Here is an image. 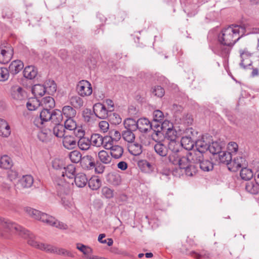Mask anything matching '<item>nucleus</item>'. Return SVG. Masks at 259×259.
Here are the masks:
<instances>
[{"instance_id":"1","label":"nucleus","mask_w":259,"mask_h":259,"mask_svg":"<svg viewBox=\"0 0 259 259\" xmlns=\"http://www.w3.org/2000/svg\"><path fill=\"white\" fill-rule=\"evenodd\" d=\"M247 32L245 25H232L223 29L218 36L220 45L213 50L214 52L223 57H226L230 52V49L226 47L233 46L241 37Z\"/></svg>"},{"instance_id":"2","label":"nucleus","mask_w":259,"mask_h":259,"mask_svg":"<svg viewBox=\"0 0 259 259\" xmlns=\"http://www.w3.org/2000/svg\"><path fill=\"white\" fill-rule=\"evenodd\" d=\"M56 189L62 205L66 208H70L72 205L70 184L63 179L59 180L57 182Z\"/></svg>"},{"instance_id":"3","label":"nucleus","mask_w":259,"mask_h":259,"mask_svg":"<svg viewBox=\"0 0 259 259\" xmlns=\"http://www.w3.org/2000/svg\"><path fill=\"white\" fill-rule=\"evenodd\" d=\"M169 160L174 164H178L179 166L184 170L193 164L187 154L186 156L180 157L177 153H174L169 155Z\"/></svg>"},{"instance_id":"4","label":"nucleus","mask_w":259,"mask_h":259,"mask_svg":"<svg viewBox=\"0 0 259 259\" xmlns=\"http://www.w3.org/2000/svg\"><path fill=\"white\" fill-rule=\"evenodd\" d=\"M13 49L8 43H4L0 46V63H8L13 55Z\"/></svg>"},{"instance_id":"5","label":"nucleus","mask_w":259,"mask_h":259,"mask_svg":"<svg viewBox=\"0 0 259 259\" xmlns=\"http://www.w3.org/2000/svg\"><path fill=\"white\" fill-rule=\"evenodd\" d=\"M104 148L110 150V154L114 159L120 158L123 153V148L122 146L114 145L113 138H111V141H110L108 143L105 144Z\"/></svg>"},{"instance_id":"6","label":"nucleus","mask_w":259,"mask_h":259,"mask_svg":"<svg viewBox=\"0 0 259 259\" xmlns=\"http://www.w3.org/2000/svg\"><path fill=\"white\" fill-rule=\"evenodd\" d=\"M78 94L82 97L89 96L93 92L92 85L86 80H82L78 83L76 87Z\"/></svg>"},{"instance_id":"7","label":"nucleus","mask_w":259,"mask_h":259,"mask_svg":"<svg viewBox=\"0 0 259 259\" xmlns=\"http://www.w3.org/2000/svg\"><path fill=\"white\" fill-rule=\"evenodd\" d=\"M24 210L25 212L32 218L47 223L49 217L48 214L29 207H25Z\"/></svg>"},{"instance_id":"8","label":"nucleus","mask_w":259,"mask_h":259,"mask_svg":"<svg viewBox=\"0 0 259 259\" xmlns=\"http://www.w3.org/2000/svg\"><path fill=\"white\" fill-rule=\"evenodd\" d=\"M211 138L209 135L202 136L200 139L195 142L196 150L204 154L209 149V145L212 141Z\"/></svg>"},{"instance_id":"9","label":"nucleus","mask_w":259,"mask_h":259,"mask_svg":"<svg viewBox=\"0 0 259 259\" xmlns=\"http://www.w3.org/2000/svg\"><path fill=\"white\" fill-rule=\"evenodd\" d=\"M111 137H103L98 134H94L92 135L90 141L94 146L99 147L103 146L104 148L105 144L108 143L110 141H111Z\"/></svg>"},{"instance_id":"10","label":"nucleus","mask_w":259,"mask_h":259,"mask_svg":"<svg viewBox=\"0 0 259 259\" xmlns=\"http://www.w3.org/2000/svg\"><path fill=\"white\" fill-rule=\"evenodd\" d=\"M93 111L96 116L100 119H105L108 116V110L101 103H96L94 105Z\"/></svg>"},{"instance_id":"11","label":"nucleus","mask_w":259,"mask_h":259,"mask_svg":"<svg viewBox=\"0 0 259 259\" xmlns=\"http://www.w3.org/2000/svg\"><path fill=\"white\" fill-rule=\"evenodd\" d=\"M245 165L246 160L245 158L241 156H237L234 157L232 161L230 162V166H229V169L233 171H236L239 168Z\"/></svg>"},{"instance_id":"12","label":"nucleus","mask_w":259,"mask_h":259,"mask_svg":"<svg viewBox=\"0 0 259 259\" xmlns=\"http://www.w3.org/2000/svg\"><path fill=\"white\" fill-rule=\"evenodd\" d=\"M38 139L44 143H48L53 139L50 127H45L40 130L37 134Z\"/></svg>"},{"instance_id":"13","label":"nucleus","mask_w":259,"mask_h":259,"mask_svg":"<svg viewBox=\"0 0 259 259\" xmlns=\"http://www.w3.org/2000/svg\"><path fill=\"white\" fill-rule=\"evenodd\" d=\"M240 57L241 59L240 65L244 69L248 68L252 65V61L250 58L252 54L247 51L246 49L240 51Z\"/></svg>"},{"instance_id":"14","label":"nucleus","mask_w":259,"mask_h":259,"mask_svg":"<svg viewBox=\"0 0 259 259\" xmlns=\"http://www.w3.org/2000/svg\"><path fill=\"white\" fill-rule=\"evenodd\" d=\"M82 167L85 169H92L95 167L94 157L90 155H87L82 157L80 161Z\"/></svg>"},{"instance_id":"15","label":"nucleus","mask_w":259,"mask_h":259,"mask_svg":"<svg viewBox=\"0 0 259 259\" xmlns=\"http://www.w3.org/2000/svg\"><path fill=\"white\" fill-rule=\"evenodd\" d=\"M12 97L16 100H22L26 97V93L22 88L15 85L11 88Z\"/></svg>"},{"instance_id":"16","label":"nucleus","mask_w":259,"mask_h":259,"mask_svg":"<svg viewBox=\"0 0 259 259\" xmlns=\"http://www.w3.org/2000/svg\"><path fill=\"white\" fill-rule=\"evenodd\" d=\"M47 246V247L46 248V252H47L56 253L57 254L63 256L70 257L73 256V254L70 251L67 250L65 249L57 248L50 244H48V245Z\"/></svg>"},{"instance_id":"17","label":"nucleus","mask_w":259,"mask_h":259,"mask_svg":"<svg viewBox=\"0 0 259 259\" xmlns=\"http://www.w3.org/2000/svg\"><path fill=\"white\" fill-rule=\"evenodd\" d=\"M23 67V63L20 60H16L11 63L8 70L10 74L15 75L18 73Z\"/></svg>"},{"instance_id":"18","label":"nucleus","mask_w":259,"mask_h":259,"mask_svg":"<svg viewBox=\"0 0 259 259\" xmlns=\"http://www.w3.org/2000/svg\"><path fill=\"white\" fill-rule=\"evenodd\" d=\"M187 154L190 160L193 164L196 163L198 164L203 158V153H201V152L196 149L193 150H191V151L189 152Z\"/></svg>"},{"instance_id":"19","label":"nucleus","mask_w":259,"mask_h":259,"mask_svg":"<svg viewBox=\"0 0 259 259\" xmlns=\"http://www.w3.org/2000/svg\"><path fill=\"white\" fill-rule=\"evenodd\" d=\"M151 122L146 118H141L138 120L137 129L142 133L150 131Z\"/></svg>"},{"instance_id":"20","label":"nucleus","mask_w":259,"mask_h":259,"mask_svg":"<svg viewBox=\"0 0 259 259\" xmlns=\"http://www.w3.org/2000/svg\"><path fill=\"white\" fill-rule=\"evenodd\" d=\"M225 146L224 142L219 141L212 142L209 145L208 150L213 155L219 154L222 151V147Z\"/></svg>"},{"instance_id":"21","label":"nucleus","mask_w":259,"mask_h":259,"mask_svg":"<svg viewBox=\"0 0 259 259\" xmlns=\"http://www.w3.org/2000/svg\"><path fill=\"white\" fill-rule=\"evenodd\" d=\"M11 127L8 122L0 118V136L7 138L11 135Z\"/></svg>"},{"instance_id":"22","label":"nucleus","mask_w":259,"mask_h":259,"mask_svg":"<svg viewBox=\"0 0 259 259\" xmlns=\"http://www.w3.org/2000/svg\"><path fill=\"white\" fill-rule=\"evenodd\" d=\"M138 165L141 171L146 174H151L154 171L153 166L146 160L139 161Z\"/></svg>"},{"instance_id":"23","label":"nucleus","mask_w":259,"mask_h":259,"mask_svg":"<svg viewBox=\"0 0 259 259\" xmlns=\"http://www.w3.org/2000/svg\"><path fill=\"white\" fill-rule=\"evenodd\" d=\"M50 128L53 137L55 136L58 138H62L65 135L64 127L62 124H56Z\"/></svg>"},{"instance_id":"24","label":"nucleus","mask_w":259,"mask_h":259,"mask_svg":"<svg viewBox=\"0 0 259 259\" xmlns=\"http://www.w3.org/2000/svg\"><path fill=\"white\" fill-rule=\"evenodd\" d=\"M74 181L76 186L78 188H83L88 182L86 175L82 172L78 173L74 178Z\"/></svg>"},{"instance_id":"25","label":"nucleus","mask_w":259,"mask_h":259,"mask_svg":"<svg viewBox=\"0 0 259 259\" xmlns=\"http://www.w3.org/2000/svg\"><path fill=\"white\" fill-rule=\"evenodd\" d=\"M128 152L135 156L139 155L142 152V147L139 143L132 142L127 145Z\"/></svg>"},{"instance_id":"26","label":"nucleus","mask_w":259,"mask_h":259,"mask_svg":"<svg viewBox=\"0 0 259 259\" xmlns=\"http://www.w3.org/2000/svg\"><path fill=\"white\" fill-rule=\"evenodd\" d=\"M46 224L48 225L55 227L60 229L66 230L68 228V226L66 224L58 221L55 218L50 215H49Z\"/></svg>"},{"instance_id":"27","label":"nucleus","mask_w":259,"mask_h":259,"mask_svg":"<svg viewBox=\"0 0 259 259\" xmlns=\"http://www.w3.org/2000/svg\"><path fill=\"white\" fill-rule=\"evenodd\" d=\"M37 74V70L33 66H26L23 70L24 76L28 79H32L34 78Z\"/></svg>"},{"instance_id":"28","label":"nucleus","mask_w":259,"mask_h":259,"mask_svg":"<svg viewBox=\"0 0 259 259\" xmlns=\"http://www.w3.org/2000/svg\"><path fill=\"white\" fill-rule=\"evenodd\" d=\"M63 138V145L65 148L71 149L76 147V140L74 137L71 136L64 135Z\"/></svg>"},{"instance_id":"29","label":"nucleus","mask_w":259,"mask_h":259,"mask_svg":"<svg viewBox=\"0 0 259 259\" xmlns=\"http://www.w3.org/2000/svg\"><path fill=\"white\" fill-rule=\"evenodd\" d=\"M245 189L251 194H257L259 192V184L255 181L247 182L245 185Z\"/></svg>"},{"instance_id":"30","label":"nucleus","mask_w":259,"mask_h":259,"mask_svg":"<svg viewBox=\"0 0 259 259\" xmlns=\"http://www.w3.org/2000/svg\"><path fill=\"white\" fill-rule=\"evenodd\" d=\"M40 106H42L43 108L51 109L55 106L54 99L50 96L46 97L42 99L40 101Z\"/></svg>"},{"instance_id":"31","label":"nucleus","mask_w":259,"mask_h":259,"mask_svg":"<svg viewBox=\"0 0 259 259\" xmlns=\"http://www.w3.org/2000/svg\"><path fill=\"white\" fill-rule=\"evenodd\" d=\"M98 158L100 161L104 164H110L112 161V156L107 151L101 150L98 153Z\"/></svg>"},{"instance_id":"32","label":"nucleus","mask_w":259,"mask_h":259,"mask_svg":"<svg viewBox=\"0 0 259 259\" xmlns=\"http://www.w3.org/2000/svg\"><path fill=\"white\" fill-rule=\"evenodd\" d=\"M46 92V89L43 85L35 84L32 88V93L36 99L43 96Z\"/></svg>"},{"instance_id":"33","label":"nucleus","mask_w":259,"mask_h":259,"mask_svg":"<svg viewBox=\"0 0 259 259\" xmlns=\"http://www.w3.org/2000/svg\"><path fill=\"white\" fill-rule=\"evenodd\" d=\"M232 154L227 151H222L219 154V158L220 162L230 166V162L232 161Z\"/></svg>"},{"instance_id":"34","label":"nucleus","mask_w":259,"mask_h":259,"mask_svg":"<svg viewBox=\"0 0 259 259\" xmlns=\"http://www.w3.org/2000/svg\"><path fill=\"white\" fill-rule=\"evenodd\" d=\"M33 178L31 175L23 176L19 180L21 186L24 188H28L33 183Z\"/></svg>"},{"instance_id":"35","label":"nucleus","mask_w":259,"mask_h":259,"mask_svg":"<svg viewBox=\"0 0 259 259\" xmlns=\"http://www.w3.org/2000/svg\"><path fill=\"white\" fill-rule=\"evenodd\" d=\"M75 173V167L74 165L70 164L66 167H64L63 170L61 172V176L63 177L66 176L69 179L74 178Z\"/></svg>"},{"instance_id":"36","label":"nucleus","mask_w":259,"mask_h":259,"mask_svg":"<svg viewBox=\"0 0 259 259\" xmlns=\"http://www.w3.org/2000/svg\"><path fill=\"white\" fill-rule=\"evenodd\" d=\"M181 143L184 148L187 150H191L195 143H194L190 137L185 136L182 137Z\"/></svg>"},{"instance_id":"37","label":"nucleus","mask_w":259,"mask_h":259,"mask_svg":"<svg viewBox=\"0 0 259 259\" xmlns=\"http://www.w3.org/2000/svg\"><path fill=\"white\" fill-rule=\"evenodd\" d=\"M76 248L83 253L88 258V256H90L93 252V249L89 246L84 245L81 243H77L76 244Z\"/></svg>"},{"instance_id":"38","label":"nucleus","mask_w":259,"mask_h":259,"mask_svg":"<svg viewBox=\"0 0 259 259\" xmlns=\"http://www.w3.org/2000/svg\"><path fill=\"white\" fill-rule=\"evenodd\" d=\"M88 185L92 190H97L101 186V181L98 177L93 176L88 181Z\"/></svg>"},{"instance_id":"39","label":"nucleus","mask_w":259,"mask_h":259,"mask_svg":"<svg viewBox=\"0 0 259 259\" xmlns=\"http://www.w3.org/2000/svg\"><path fill=\"white\" fill-rule=\"evenodd\" d=\"M154 150L157 154L161 157H164L167 154V148L160 142L156 143L154 146Z\"/></svg>"},{"instance_id":"40","label":"nucleus","mask_w":259,"mask_h":259,"mask_svg":"<svg viewBox=\"0 0 259 259\" xmlns=\"http://www.w3.org/2000/svg\"><path fill=\"white\" fill-rule=\"evenodd\" d=\"M61 112L62 116L64 115L67 119L74 117L76 114V110L70 106H64Z\"/></svg>"},{"instance_id":"41","label":"nucleus","mask_w":259,"mask_h":259,"mask_svg":"<svg viewBox=\"0 0 259 259\" xmlns=\"http://www.w3.org/2000/svg\"><path fill=\"white\" fill-rule=\"evenodd\" d=\"M13 166L11 158L8 155L2 156L0 158V166L4 169H9Z\"/></svg>"},{"instance_id":"42","label":"nucleus","mask_w":259,"mask_h":259,"mask_svg":"<svg viewBox=\"0 0 259 259\" xmlns=\"http://www.w3.org/2000/svg\"><path fill=\"white\" fill-rule=\"evenodd\" d=\"M51 120L54 122L55 124H60L63 120L62 113L59 109L54 110L51 113Z\"/></svg>"},{"instance_id":"43","label":"nucleus","mask_w":259,"mask_h":259,"mask_svg":"<svg viewBox=\"0 0 259 259\" xmlns=\"http://www.w3.org/2000/svg\"><path fill=\"white\" fill-rule=\"evenodd\" d=\"M77 144L80 150L85 151L90 148L91 142L89 138L84 137L78 139Z\"/></svg>"},{"instance_id":"44","label":"nucleus","mask_w":259,"mask_h":259,"mask_svg":"<svg viewBox=\"0 0 259 259\" xmlns=\"http://www.w3.org/2000/svg\"><path fill=\"white\" fill-rule=\"evenodd\" d=\"M40 101L36 98L29 99L26 103V107L29 110L33 111L40 106Z\"/></svg>"},{"instance_id":"45","label":"nucleus","mask_w":259,"mask_h":259,"mask_svg":"<svg viewBox=\"0 0 259 259\" xmlns=\"http://www.w3.org/2000/svg\"><path fill=\"white\" fill-rule=\"evenodd\" d=\"M70 104L76 108H80L83 105V101L81 98L78 96H71L69 98Z\"/></svg>"},{"instance_id":"46","label":"nucleus","mask_w":259,"mask_h":259,"mask_svg":"<svg viewBox=\"0 0 259 259\" xmlns=\"http://www.w3.org/2000/svg\"><path fill=\"white\" fill-rule=\"evenodd\" d=\"M138 120L132 118H127L124 120V125L127 130L135 131L137 130Z\"/></svg>"},{"instance_id":"47","label":"nucleus","mask_w":259,"mask_h":259,"mask_svg":"<svg viewBox=\"0 0 259 259\" xmlns=\"http://www.w3.org/2000/svg\"><path fill=\"white\" fill-rule=\"evenodd\" d=\"M240 176L242 180L248 181L253 177V174L251 169L244 167L241 169Z\"/></svg>"},{"instance_id":"48","label":"nucleus","mask_w":259,"mask_h":259,"mask_svg":"<svg viewBox=\"0 0 259 259\" xmlns=\"http://www.w3.org/2000/svg\"><path fill=\"white\" fill-rule=\"evenodd\" d=\"M198 164H199L200 168L204 171H210L213 168L212 163L208 160H204L203 159Z\"/></svg>"},{"instance_id":"49","label":"nucleus","mask_w":259,"mask_h":259,"mask_svg":"<svg viewBox=\"0 0 259 259\" xmlns=\"http://www.w3.org/2000/svg\"><path fill=\"white\" fill-rule=\"evenodd\" d=\"M44 87L46 89V92L50 94L55 93L57 90V85L54 80H49L45 82Z\"/></svg>"},{"instance_id":"50","label":"nucleus","mask_w":259,"mask_h":259,"mask_svg":"<svg viewBox=\"0 0 259 259\" xmlns=\"http://www.w3.org/2000/svg\"><path fill=\"white\" fill-rule=\"evenodd\" d=\"M166 138L170 141V145L176 144L177 132L170 127H168L166 133Z\"/></svg>"},{"instance_id":"51","label":"nucleus","mask_w":259,"mask_h":259,"mask_svg":"<svg viewBox=\"0 0 259 259\" xmlns=\"http://www.w3.org/2000/svg\"><path fill=\"white\" fill-rule=\"evenodd\" d=\"M69 157L71 162L74 163L80 162L82 158L80 152L77 150H74L70 152Z\"/></svg>"},{"instance_id":"52","label":"nucleus","mask_w":259,"mask_h":259,"mask_svg":"<svg viewBox=\"0 0 259 259\" xmlns=\"http://www.w3.org/2000/svg\"><path fill=\"white\" fill-rule=\"evenodd\" d=\"M122 136L123 139L128 144L134 142L135 139V134L132 131L126 130L122 132Z\"/></svg>"},{"instance_id":"53","label":"nucleus","mask_w":259,"mask_h":259,"mask_svg":"<svg viewBox=\"0 0 259 259\" xmlns=\"http://www.w3.org/2000/svg\"><path fill=\"white\" fill-rule=\"evenodd\" d=\"M64 129L66 128L69 131H72L73 129L76 127V123L73 119V118H66L64 122Z\"/></svg>"},{"instance_id":"54","label":"nucleus","mask_w":259,"mask_h":259,"mask_svg":"<svg viewBox=\"0 0 259 259\" xmlns=\"http://www.w3.org/2000/svg\"><path fill=\"white\" fill-rule=\"evenodd\" d=\"M51 113L50 109L43 108L40 113L39 116L46 122L51 120Z\"/></svg>"},{"instance_id":"55","label":"nucleus","mask_w":259,"mask_h":259,"mask_svg":"<svg viewBox=\"0 0 259 259\" xmlns=\"http://www.w3.org/2000/svg\"><path fill=\"white\" fill-rule=\"evenodd\" d=\"M10 73L8 69L5 67H0V81H5L9 77Z\"/></svg>"},{"instance_id":"56","label":"nucleus","mask_w":259,"mask_h":259,"mask_svg":"<svg viewBox=\"0 0 259 259\" xmlns=\"http://www.w3.org/2000/svg\"><path fill=\"white\" fill-rule=\"evenodd\" d=\"M152 94L158 97H162L164 94V90L161 86H155L152 90Z\"/></svg>"},{"instance_id":"57","label":"nucleus","mask_w":259,"mask_h":259,"mask_svg":"<svg viewBox=\"0 0 259 259\" xmlns=\"http://www.w3.org/2000/svg\"><path fill=\"white\" fill-rule=\"evenodd\" d=\"M73 134L78 139L84 137L85 132L81 126H77L72 130Z\"/></svg>"},{"instance_id":"58","label":"nucleus","mask_w":259,"mask_h":259,"mask_svg":"<svg viewBox=\"0 0 259 259\" xmlns=\"http://www.w3.org/2000/svg\"><path fill=\"white\" fill-rule=\"evenodd\" d=\"M228 151L227 152L230 153L233 155V153H236L238 149V146L237 144L234 142H231L229 143L227 147Z\"/></svg>"},{"instance_id":"59","label":"nucleus","mask_w":259,"mask_h":259,"mask_svg":"<svg viewBox=\"0 0 259 259\" xmlns=\"http://www.w3.org/2000/svg\"><path fill=\"white\" fill-rule=\"evenodd\" d=\"M102 194L105 198L108 199L113 197V191L107 187H104L102 188Z\"/></svg>"},{"instance_id":"60","label":"nucleus","mask_w":259,"mask_h":259,"mask_svg":"<svg viewBox=\"0 0 259 259\" xmlns=\"http://www.w3.org/2000/svg\"><path fill=\"white\" fill-rule=\"evenodd\" d=\"M164 118V115L162 111L159 110H156L153 112L154 121L162 122Z\"/></svg>"},{"instance_id":"61","label":"nucleus","mask_w":259,"mask_h":259,"mask_svg":"<svg viewBox=\"0 0 259 259\" xmlns=\"http://www.w3.org/2000/svg\"><path fill=\"white\" fill-rule=\"evenodd\" d=\"M197 168L195 164H192L184 170V172L187 176L192 177L196 174Z\"/></svg>"},{"instance_id":"62","label":"nucleus","mask_w":259,"mask_h":259,"mask_svg":"<svg viewBox=\"0 0 259 259\" xmlns=\"http://www.w3.org/2000/svg\"><path fill=\"white\" fill-rule=\"evenodd\" d=\"M190 254L197 259H199L200 257L204 256L207 258L209 257L210 254L206 251H202L200 253H198L195 251H191L190 252Z\"/></svg>"},{"instance_id":"63","label":"nucleus","mask_w":259,"mask_h":259,"mask_svg":"<svg viewBox=\"0 0 259 259\" xmlns=\"http://www.w3.org/2000/svg\"><path fill=\"white\" fill-rule=\"evenodd\" d=\"M45 122L40 116L36 117L33 121L34 124L40 130L45 127L44 124Z\"/></svg>"},{"instance_id":"64","label":"nucleus","mask_w":259,"mask_h":259,"mask_svg":"<svg viewBox=\"0 0 259 259\" xmlns=\"http://www.w3.org/2000/svg\"><path fill=\"white\" fill-rule=\"evenodd\" d=\"M162 129V124L161 122L153 121L150 123V131H157V130Z\"/></svg>"}]
</instances>
